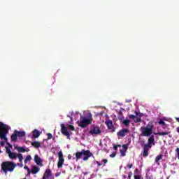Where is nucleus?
<instances>
[{
  "instance_id": "obj_9",
  "label": "nucleus",
  "mask_w": 179,
  "mask_h": 179,
  "mask_svg": "<svg viewBox=\"0 0 179 179\" xmlns=\"http://www.w3.org/2000/svg\"><path fill=\"white\" fill-rule=\"evenodd\" d=\"M90 135H99L101 134V130H100V127L95 126L91 128L90 131H89Z\"/></svg>"
},
{
  "instance_id": "obj_5",
  "label": "nucleus",
  "mask_w": 179,
  "mask_h": 179,
  "mask_svg": "<svg viewBox=\"0 0 179 179\" xmlns=\"http://www.w3.org/2000/svg\"><path fill=\"white\" fill-rule=\"evenodd\" d=\"M15 167L16 164L10 162H5L1 164V170L5 173V174H8V171H13Z\"/></svg>"
},
{
  "instance_id": "obj_3",
  "label": "nucleus",
  "mask_w": 179,
  "mask_h": 179,
  "mask_svg": "<svg viewBox=\"0 0 179 179\" xmlns=\"http://www.w3.org/2000/svg\"><path fill=\"white\" fill-rule=\"evenodd\" d=\"M93 121V117H92V113H90L89 117H81L80 120L77 122L78 127L80 128H87V125H90Z\"/></svg>"
},
{
  "instance_id": "obj_42",
  "label": "nucleus",
  "mask_w": 179,
  "mask_h": 179,
  "mask_svg": "<svg viewBox=\"0 0 179 179\" xmlns=\"http://www.w3.org/2000/svg\"><path fill=\"white\" fill-rule=\"evenodd\" d=\"M96 164L98 165V166H103V164H100V162H99V161H96Z\"/></svg>"
},
{
  "instance_id": "obj_16",
  "label": "nucleus",
  "mask_w": 179,
  "mask_h": 179,
  "mask_svg": "<svg viewBox=\"0 0 179 179\" xmlns=\"http://www.w3.org/2000/svg\"><path fill=\"white\" fill-rule=\"evenodd\" d=\"M40 135H41V133H40V131L37 129H34L33 131V136L32 138H34V139L38 138V136H40Z\"/></svg>"
},
{
  "instance_id": "obj_2",
  "label": "nucleus",
  "mask_w": 179,
  "mask_h": 179,
  "mask_svg": "<svg viewBox=\"0 0 179 179\" xmlns=\"http://www.w3.org/2000/svg\"><path fill=\"white\" fill-rule=\"evenodd\" d=\"M155 136L152 135L148 138L147 144H145L143 148V157H148L149 156V150L152 149V146H155Z\"/></svg>"
},
{
  "instance_id": "obj_40",
  "label": "nucleus",
  "mask_w": 179,
  "mask_h": 179,
  "mask_svg": "<svg viewBox=\"0 0 179 179\" xmlns=\"http://www.w3.org/2000/svg\"><path fill=\"white\" fill-rule=\"evenodd\" d=\"M24 169H25V170H27V171L29 173L30 172V169H29V167L27 166H25L24 167Z\"/></svg>"
},
{
  "instance_id": "obj_14",
  "label": "nucleus",
  "mask_w": 179,
  "mask_h": 179,
  "mask_svg": "<svg viewBox=\"0 0 179 179\" xmlns=\"http://www.w3.org/2000/svg\"><path fill=\"white\" fill-rule=\"evenodd\" d=\"M34 162L38 166H43V160L38 157V155L34 156Z\"/></svg>"
},
{
  "instance_id": "obj_34",
  "label": "nucleus",
  "mask_w": 179,
  "mask_h": 179,
  "mask_svg": "<svg viewBox=\"0 0 179 179\" xmlns=\"http://www.w3.org/2000/svg\"><path fill=\"white\" fill-rule=\"evenodd\" d=\"M69 129H71V131H75V127L72 125H69Z\"/></svg>"
},
{
  "instance_id": "obj_49",
  "label": "nucleus",
  "mask_w": 179,
  "mask_h": 179,
  "mask_svg": "<svg viewBox=\"0 0 179 179\" xmlns=\"http://www.w3.org/2000/svg\"><path fill=\"white\" fill-rule=\"evenodd\" d=\"M23 179H26V178H23Z\"/></svg>"
},
{
  "instance_id": "obj_30",
  "label": "nucleus",
  "mask_w": 179,
  "mask_h": 179,
  "mask_svg": "<svg viewBox=\"0 0 179 179\" xmlns=\"http://www.w3.org/2000/svg\"><path fill=\"white\" fill-rule=\"evenodd\" d=\"M135 113H136V117H138L139 118H141V117H143V113H138L137 111H136Z\"/></svg>"
},
{
  "instance_id": "obj_38",
  "label": "nucleus",
  "mask_w": 179,
  "mask_h": 179,
  "mask_svg": "<svg viewBox=\"0 0 179 179\" xmlns=\"http://www.w3.org/2000/svg\"><path fill=\"white\" fill-rule=\"evenodd\" d=\"M131 177H132V172L128 173V179H131Z\"/></svg>"
},
{
  "instance_id": "obj_41",
  "label": "nucleus",
  "mask_w": 179,
  "mask_h": 179,
  "mask_svg": "<svg viewBox=\"0 0 179 179\" xmlns=\"http://www.w3.org/2000/svg\"><path fill=\"white\" fill-rule=\"evenodd\" d=\"M6 152L8 153V156H9V153H12V152L10 151V150L9 148L6 149Z\"/></svg>"
},
{
  "instance_id": "obj_45",
  "label": "nucleus",
  "mask_w": 179,
  "mask_h": 179,
  "mask_svg": "<svg viewBox=\"0 0 179 179\" xmlns=\"http://www.w3.org/2000/svg\"><path fill=\"white\" fill-rule=\"evenodd\" d=\"M68 117H69L71 122L73 121V118H72V117H71V116H68Z\"/></svg>"
},
{
  "instance_id": "obj_22",
  "label": "nucleus",
  "mask_w": 179,
  "mask_h": 179,
  "mask_svg": "<svg viewBox=\"0 0 179 179\" xmlns=\"http://www.w3.org/2000/svg\"><path fill=\"white\" fill-rule=\"evenodd\" d=\"M162 159H163V155H159L155 158V163H157V164H159V162H160V160H162Z\"/></svg>"
},
{
  "instance_id": "obj_7",
  "label": "nucleus",
  "mask_w": 179,
  "mask_h": 179,
  "mask_svg": "<svg viewBox=\"0 0 179 179\" xmlns=\"http://www.w3.org/2000/svg\"><path fill=\"white\" fill-rule=\"evenodd\" d=\"M59 161L57 162V167L58 169H62V166H64V162L65 159H64V154H62V151L59 152Z\"/></svg>"
},
{
  "instance_id": "obj_19",
  "label": "nucleus",
  "mask_w": 179,
  "mask_h": 179,
  "mask_svg": "<svg viewBox=\"0 0 179 179\" xmlns=\"http://www.w3.org/2000/svg\"><path fill=\"white\" fill-rule=\"evenodd\" d=\"M39 171H40V168H38V166H33L31 170V173H32V174H37V173Z\"/></svg>"
},
{
  "instance_id": "obj_43",
  "label": "nucleus",
  "mask_w": 179,
  "mask_h": 179,
  "mask_svg": "<svg viewBox=\"0 0 179 179\" xmlns=\"http://www.w3.org/2000/svg\"><path fill=\"white\" fill-rule=\"evenodd\" d=\"M113 149L114 150H118V147L117 145H114Z\"/></svg>"
},
{
  "instance_id": "obj_13",
  "label": "nucleus",
  "mask_w": 179,
  "mask_h": 179,
  "mask_svg": "<svg viewBox=\"0 0 179 179\" xmlns=\"http://www.w3.org/2000/svg\"><path fill=\"white\" fill-rule=\"evenodd\" d=\"M15 149L20 152V153H24L25 152H30V149L26 148V147H15Z\"/></svg>"
},
{
  "instance_id": "obj_44",
  "label": "nucleus",
  "mask_w": 179,
  "mask_h": 179,
  "mask_svg": "<svg viewBox=\"0 0 179 179\" xmlns=\"http://www.w3.org/2000/svg\"><path fill=\"white\" fill-rule=\"evenodd\" d=\"M59 176H61V173H57L55 174V177H59Z\"/></svg>"
},
{
  "instance_id": "obj_35",
  "label": "nucleus",
  "mask_w": 179,
  "mask_h": 179,
  "mask_svg": "<svg viewBox=\"0 0 179 179\" xmlns=\"http://www.w3.org/2000/svg\"><path fill=\"white\" fill-rule=\"evenodd\" d=\"M117 156V152H113L110 155V157H115Z\"/></svg>"
},
{
  "instance_id": "obj_15",
  "label": "nucleus",
  "mask_w": 179,
  "mask_h": 179,
  "mask_svg": "<svg viewBox=\"0 0 179 179\" xmlns=\"http://www.w3.org/2000/svg\"><path fill=\"white\" fill-rule=\"evenodd\" d=\"M134 179H141L142 178V176L141 175V172L138 169H136L134 173Z\"/></svg>"
},
{
  "instance_id": "obj_31",
  "label": "nucleus",
  "mask_w": 179,
  "mask_h": 179,
  "mask_svg": "<svg viewBox=\"0 0 179 179\" xmlns=\"http://www.w3.org/2000/svg\"><path fill=\"white\" fill-rule=\"evenodd\" d=\"M129 118L130 120H135V118H136V116H135V115H129Z\"/></svg>"
},
{
  "instance_id": "obj_32",
  "label": "nucleus",
  "mask_w": 179,
  "mask_h": 179,
  "mask_svg": "<svg viewBox=\"0 0 179 179\" xmlns=\"http://www.w3.org/2000/svg\"><path fill=\"white\" fill-rule=\"evenodd\" d=\"M158 124H159V125H166V122H164V121L160 120L159 122H158Z\"/></svg>"
},
{
  "instance_id": "obj_21",
  "label": "nucleus",
  "mask_w": 179,
  "mask_h": 179,
  "mask_svg": "<svg viewBox=\"0 0 179 179\" xmlns=\"http://www.w3.org/2000/svg\"><path fill=\"white\" fill-rule=\"evenodd\" d=\"M8 157L13 160V159H16L17 157V154H16L15 152H9Z\"/></svg>"
},
{
  "instance_id": "obj_47",
  "label": "nucleus",
  "mask_w": 179,
  "mask_h": 179,
  "mask_svg": "<svg viewBox=\"0 0 179 179\" xmlns=\"http://www.w3.org/2000/svg\"><path fill=\"white\" fill-rule=\"evenodd\" d=\"M116 146H117V148H121V145H117Z\"/></svg>"
},
{
  "instance_id": "obj_29",
  "label": "nucleus",
  "mask_w": 179,
  "mask_h": 179,
  "mask_svg": "<svg viewBox=\"0 0 179 179\" xmlns=\"http://www.w3.org/2000/svg\"><path fill=\"white\" fill-rule=\"evenodd\" d=\"M47 136H48V141H50V139H52V134L51 133H48Z\"/></svg>"
},
{
  "instance_id": "obj_26",
  "label": "nucleus",
  "mask_w": 179,
  "mask_h": 179,
  "mask_svg": "<svg viewBox=\"0 0 179 179\" xmlns=\"http://www.w3.org/2000/svg\"><path fill=\"white\" fill-rule=\"evenodd\" d=\"M120 155L124 157V156H126L127 155V151H125L124 150H120Z\"/></svg>"
},
{
  "instance_id": "obj_36",
  "label": "nucleus",
  "mask_w": 179,
  "mask_h": 179,
  "mask_svg": "<svg viewBox=\"0 0 179 179\" xmlns=\"http://www.w3.org/2000/svg\"><path fill=\"white\" fill-rule=\"evenodd\" d=\"M127 167H128V169H132V167H134V164H127Z\"/></svg>"
},
{
  "instance_id": "obj_6",
  "label": "nucleus",
  "mask_w": 179,
  "mask_h": 179,
  "mask_svg": "<svg viewBox=\"0 0 179 179\" xmlns=\"http://www.w3.org/2000/svg\"><path fill=\"white\" fill-rule=\"evenodd\" d=\"M8 134H9V126L0 122V138L8 141V138H6Z\"/></svg>"
},
{
  "instance_id": "obj_20",
  "label": "nucleus",
  "mask_w": 179,
  "mask_h": 179,
  "mask_svg": "<svg viewBox=\"0 0 179 179\" xmlns=\"http://www.w3.org/2000/svg\"><path fill=\"white\" fill-rule=\"evenodd\" d=\"M11 141L13 142H16V141H17V134H16V131H14V133L11 135Z\"/></svg>"
},
{
  "instance_id": "obj_23",
  "label": "nucleus",
  "mask_w": 179,
  "mask_h": 179,
  "mask_svg": "<svg viewBox=\"0 0 179 179\" xmlns=\"http://www.w3.org/2000/svg\"><path fill=\"white\" fill-rule=\"evenodd\" d=\"M170 134L169 132H158V133H154V135H159V136H163L164 135H169Z\"/></svg>"
},
{
  "instance_id": "obj_12",
  "label": "nucleus",
  "mask_w": 179,
  "mask_h": 179,
  "mask_svg": "<svg viewBox=\"0 0 179 179\" xmlns=\"http://www.w3.org/2000/svg\"><path fill=\"white\" fill-rule=\"evenodd\" d=\"M127 134H129V130L128 129H122L117 133V136L124 138Z\"/></svg>"
},
{
  "instance_id": "obj_39",
  "label": "nucleus",
  "mask_w": 179,
  "mask_h": 179,
  "mask_svg": "<svg viewBox=\"0 0 179 179\" xmlns=\"http://www.w3.org/2000/svg\"><path fill=\"white\" fill-rule=\"evenodd\" d=\"M176 152L178 153V159L179 160V148H176Z\"/></svg>"
},
{
  "instance_id": "obj_4",
  "label": "nucleus",
  "mask_w": 179,
  "mask_h": 179,
  "mask_svg": "<svg viewBox=\"0 0 179 179\" xmlns=\"http://www.w3.org/2000/svg\"><path fill=\"white\" fill-rule=\"evenodd\" d=\"M155 126L152 124H148L146 127H141L142 136H152L153 134V129Z\"/></svg>"
},
{
  "instance_id": "obj_48",
  "label": "nucleus",
  "mask_w": 179,
  "mask_h": 179,
  "mask_svg": "<svg viewBox=\"0 0 179 179\" xmlns=\"http://www.w3.org/2000/svg\"><path fill=\"white\" fill-rule=\"evenodd\" d=\"M124 178H127V176H124Z\"/></svg>"
},
{
  "instance_id": "obj_27",
  "label": "nucleus",
  "mask_w": 179,
  "mask_h": 179,
  "mask_svg": "<svg viewBox=\"0 0 179 179\" xmlns=\"http://www.w3.org/2000/svg\"><path fill=\"white\" fill-rule=\"evenodd\" d=\"M129 122H131V121L129 120H123V124L126 127H128V125H129Z\"/></svg>"
},
{
  "instance_id": "obj_33",
  "label": "nucleus",
  "mask_w": 179,
  "mask_h": 179,
  "mask_svg": "<svg viewBox=\"0 0 179 179\" xmlns=\"http://www.w3.org/2000/svg\"><path fill=\"white\" fill-rule=\"evenodd\" d=\"M123 149H124V150H125L126 152L128 150V145L124 144L122 145Z\"/></svg>"
},
{
  "instance_id": "obj_8",
  "label": "nucleus",
  "mask_w": 179,
  "mask_h": 179,
  "mask_svg": "<svg viewBox=\"0 0 179 179\" xmlns=\"http://www.w3.org/2000/svg\"><path fill=\"white\" fill-rule=\"evenodd\" d=\"M61 132L64 136L67 137V139H71V134L64 124H61Z\"/></svg>"
},
{
  "instance_id": "obj_17",
  "label": "nucleus",
  "mask_w": 179,
  "mask_h": 179,
  "mask_svg": "<svg viewBox=\"0 0 179 179\" xmlns=\"http://www.w3.org/2000/svg\"><path fill=\"white\" fill-rule=\"evenodd\" d=\"M15 134H17V136L18 138H23L24 136H26V132L25 131H19L15 130Z\"/></svg>"
},
{
  "instance_id": "obj_28",
  "label": "nucleus",
  "mask_w": 179,
  "mask_h": 179,
  "mask_svg": "<svg viewBox=\"0 0 179 179\" xmlns=\"http://www.w3.org/2000/svg\"><path fill=\"white\" fill-rule=\"evenodd\" d=\"M134 122H142V119L139 117H136L134 119Z\"/></svg>"
},
{
  "instance_id": "obj_10",
  "label": "nucleus",
  "mask_w": 179,
  "mask_h": 179,
  "mask_svg": "<svg viewBox=\"0 0 179 179\" xmlns=\"http://www.w3.org/2000/svg\"><path fill=\"white\" fill-rule=\"evenodd\" d=\"M48 178H54V176L52 175V172H51V169H48L45 170L42 179H48Z\"/></svg>"
},
{
  "instance_id": "obj_24",
  "label": "nucleus",
  "mask_w": 179,
  "mask_h": 179,
  "mask_svg": "<svg viewBox=\"0 0 179 179\" xmlns=\"http://www.w3.org/2000/svg\"><path fill=\"white\" fill-rule=\"evenodd\" d=\"M17 157H18L20 163H22V162H23V155H22V153L17 154Z\"/></svg>"
},
{
  "instance_id": "obj_1",
  "label": "nucleus",
  "mask_w": 179,
  "mask_h": 179,
  "mask_svg": "<svg viewBox=\"0 0 179 179\" xmlns=\"http://www.w3.org/2000/svg\"><path fill=\"white\" fill-rule=\"evenodd\" d=\"M92 157H93V153H92V152H90V150H86L85 149H83L81 150V151L77 152L76 153V162H78V160H80V159H82V157H83V162H87V160H89V158Z\"/></svg>"
},
{
  "instance_id": "obj_37",
  "label": "nucleus",
  "mask_w": 179,
  "mask_h": 179,
  "mask_svg": "<svg viewBox=\"0 0 179 179\" xmlns=\"http://www.w3.org/2000/svg\"><path fill=\"white\" fill-rule=\"evenodd\" d=\"M102 162L104 163L103 166H106V163H108V160L103 159Z\"/></svg>"
},
{
  "instance_id": "obj_46",
  "label": "nucleus",
  "mask_w": 179,
  "mask_h": 179,
  "mask_svg": "<svg viewBox=\"0 0 179 179\" xmlns=\"http://www.w3.org/2000/svg\"><path fill=\"white\" fill-rule=\"evenodd\" d=\"M1 145L3 146L5 145V143L3 141H1Z\"/></svg>"
},
{
  "instance_id": "obj_25",
  "label": "nucleus",
  "mask_w": 179,
  "mask_h": 179,
  "mask_svg": "<svg viewBox=\"0 0 179 179\" xmlns=\"http://www.w3.org/2000/svg\"><path fill=\"white\" fill-rule=\"evenodd\" d=\"M31 160V155H27L24 159V164H27V162H30Z\"/></svg>"
},
{
  "instance_id": "obj_11",
  "label": "nucleus",
  "mask_w": 179,
  "mask_h": 179,
  "mask_svg": "<svg viewBox=\"0 0 179 179\" xmlns=\"http://www.w3.org/2000/svg\"><path fill=\"white\" fill-rule=\"evenodd\" d=\"M105 124L109 129L110 132H115V127H114V125L113 124V121L108 120L105 122Z\"/></svg>"
},
{
  "instance_id": "obj_18",
  "label": "nucleus",
  "mask_w": 179,
  "mask_h": 179,
  "mask_svg": "<svg viewBox=\"0 0 179 179\" xmlns=\"http://www.w3.org/2000/svg\"><path fill=\"white\" fill-rule=\"evenodd\" d=\"M31 146H34V148H36V149H38V148H41V144L38 141H34L31 143Z\"/></svg>"
}]
</instances>
